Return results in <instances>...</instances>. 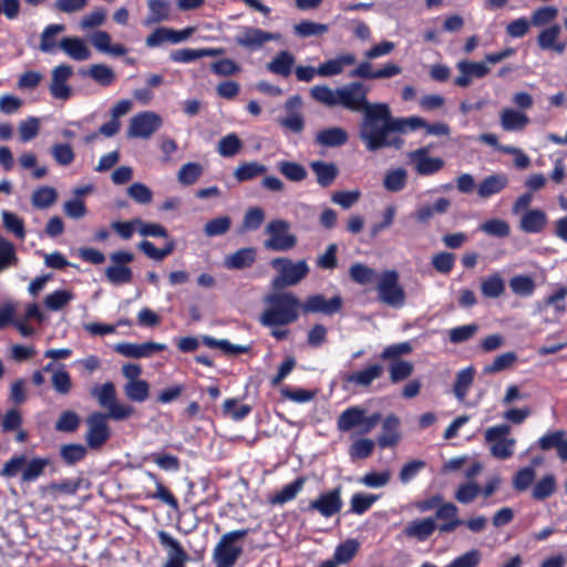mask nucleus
I'll return each mask as SVG.
<instances>
[{"instance_id": "nucleus-1", "label": "nucleus", "mask_w": 567, "mask_h": 567, "mask_svg": "<svg viewBox=\"0 0 567 567\" xmlns=\"http://www.w3.org/2000/svg\"><path fill=\"white\" fill-rule=\"evenodd\" d=\"M375 109L373 120L362 133L361 142L369 152H378L382 148H402L404 140L393 133L404 134L408 132L406 117L392 116L386 103H377Z\"/></svg>"}, {"instance_id": "nucleus-2", "label": "nucleus", "mask_w": 567, "mask_h": 567, "mask_svg": "<svg viewBox=\"0 0 567 567\" xmlns=\"http://www.w3.org/2000/svg\"><path fill=\"white\" fill-rule=\"evenodd\" d=\"M267 308L260 315V323L266 327L286 326L298 320L301 310L300 299L292 292H272L264 298Z\"/></svg>"}, {"instance_id": "nucleus-3", "label": "nucleus", "mask_w": 567, "mask_h": 567, "mask_svg": "<svg viewBox=\"0 0 567 567\" xmlns=\"http://www.w3.org/2000/svg\"><path fill=\"white\" fill-rule=\"evenodd\" d=\"M369 91L370 87L361 82H351L338 87V106L354 113H362L359 125L360 140L377 112V103H370L368 100Z\"/></svg>"}, {"instance_id": "nucleus-4", "label": "nucleus", "mask_w": 567, "mask_h": 567, "mask_svg": "<svg viewBox=\"0 0 567 567\" xmlns=\"http://www.w3.org/2000/svg\"><path fill=\"white\" fill-rule=\"evenodd\" d=\"M271 266L278 272L271 282L272 288L277 290L298 285L309 274L306 260L293 262L289 258L277 257L271 260Z\"/></svg>"}, {"instance_id": "nucleus-5", "label": "nucleus", "mask_w": 567, "mask_h": 567, "mask_svg": "<svg viewBox=\"0 0 567 567\" xmlns=\"http://www.w3.org/2000/svg\"><path fill=\"white\" fill-rule=\"evenodd\" d=\"M512 427L506 423L489 426L484 432V441L496 460H508L514 455L516 439L508 437Z\"/></svg>"}, {"instance_id": "nucleus-6", "label": "nucleus", "mask_w": 567, "mask_h": 567, "mask_svg": "<svg viewBox=\"0 0 567 567\" xmlns=\"http://www.w3.org/2000/svg\"><path fill=\"white\" fill-rule=\"evenodd\" d=\"M378 299L392 308H402L405 305L406 295L400 285V275L396 270L382 271L377 280Z\"/></svg>"}, {"instance_id": "nucleus-7", "label": "nucleus", "mask_w": 567, "mask_h": 567, "mask_svg": "<svg viewBox=\"0 0 567 567\" xmlns=\"http://www.w3.org/2000/svg\"><path fill=\"white\" fill-rule=\"evenodd\" d=\"M247 534L248 529H237L220 537L213 553L216 567H233L236 564L243 548L235 543L244 539Z\"/></svg>"}, {"instance_id": "nucleus-8", "label": "nucleus", "mask_w": 567, "mask_h": 567, "mask_svg": "<svg viewBox=\"0 0 567 567\" xmlns=\"http://www.w3.org/2000/svg\"><path fill=\"white\" fill-rule=\"evenodd\" d=\"M268 238L264 247L272 251H287L297 245V237L290 233V223L284 219H274L265 227Z\"/></svg>"}, {"instance_id": "nucleus-9", "label": "nucleus", "mask_w": 567, "mask_h": 567, "mask_svg": "<svg viewBox=\"0 0 567 567\" xmlns=\"http://www.w3.org/2000/svg\"><path fill=\"white\" fill-rule=\"evenodd\" d=\"M280 40L281 34L279 32H269L251 25L240 27L234 39L238 47L250 52L261 50L268 42Z\"/></svg>"}, {"instance_id": "nucleus-10", "label": "nucleus", "mask_w": 567, "mask_h": 567, "mask_svg": "<svg viewBox=\"0 0 567 567\" xmlns=\"http://www.w3.org/2000/svg\"><path fill=\"white\" fill-rule=\"evenodd\" d=\"M112 265L105 268L104 275L113 285L128 284L133 279V271L127 264L134 260V255L130 251H114L110 255Z\"/></svg>"}, {"instance_id": "nucleus-11", "label": "nucleus", "mask_w": 567, "mask_h": 567, "mask_svg": "<svg viewBox=\"0 0 567 567\" xmlns=\"http://www.w3.org/2000/svg\"><path fill=\"white\" fill-rule=\"evenodd\" d=\"M163 124L162 117L152 111L141 112L130 120L127 136L132 138H148Z\"/></svg>"}, {"instance_id": "nucleus-12", "label": "nucleus", "mask_w": 567, "mask_h": 567, "mask_svg": "<svg viewBox=\"0 0 567 567\" xmlns=\"http://www.w3.org/2000/svg\"><path fill=\"white\" fill-rule=\"evenodd\" d=\"M87 432L85 441L89 447L100 449L110 437L107 416L101 412H94L86 419Z\"/></svg>"}, {"instance_id": "nucleus-13", "label": "nucleus", "mask_w": 567, "mask_h": 567, "mask_svg": "<svg viewBox=\"0 0 567 567\" xmlns=\"http://www.w3.org/2000/svg\"><path fill=\"white\" fill-rule=\"evenodd\" d=\"M342 505L341 487H336L311 501L306 511L318 512L321 516L329 518L338 514Z\"/></svg>"}, {"instance_id": "nucleus-14", "label": "nucleus", "mask_w": 567, "mask_h": 567, "mask_svg": "<svg viewBox=\"0 0 567 567\" xmlns=\"http://www.w3.org/2000/svg\"><path fill=\"white\" fill-rule=\"evenodd\" d=\"M342 305L343 301L340 296L327 299L323 295L317 293L309 296L303 302H301V311L303 315L322 313L331 316L339 312Z\"/></svg>"}, {"instance_id": "nucleus-15", "label": "nucleus", "mask_w": 567, "mask_h": 567, "mask_svg": "<svg viewBox=\"0 0 567 567\" xmlns=\"http://www.w3.org/2000/svg\"><path fill=\"white\" fill-rule=\"evenodd\" d=\"M456 68L460 75L455 78L454 84L460 87H467L473 79H483L491 72L486 61L462 60L456 63Z\"/></svg>"}, {"instance_id": "nucleus-16", "label": "nucleus", "mask_w": 567, "mask_h": 567, "mask_svg": "<svg viewBox=\"0 0 567 567\" xmlns=\"http://www.w3.org/2000/svg\"><path fill=\"white\" fill-rule=\"evenodd\" d=\"M73 69L68 64H60L51 71L50 93L54 99L68 100L72 95V87L68 80L72 76Z\"/></svg>"}, {"instance_id": "nucleus-17", "label": "nucleus", "mask_w": 567, "mask_h": 567, "mask_svg": "<svg viewBox=\"0 0 567 567\" xmlns=\"http://www.w3.org/2000/svg\"><path fill=\"white\" fill-rule=\"evenodd\" d=\"M166 349L164 343L147 341L144 343L121 342L115 344L114 350L126 358H148L154 353Z\"/></svg>"}, {"instance_id": "nucleus-18", "label": "nucleus", "mask_w": 567, "mask_h": 567, "mask_svg": "<svg viewBox=\"0 0 567 567\" xmlns=\"http://www.w3.org/2000/svg\"><path fill=\"white\" fill-rule=\"evenodd\" d=\"M427 153V147H420L409 154L410 159L414 163L415 172L422 176L433 175L444 166L442 158L430 157Z\"/></svg>"}, {"instance_id": "nucleus-19", "label": "nucleus", "mask_w": 567, "mask_h": 567, "mask_svg": "<svg viewBox=\"0 0 567 567\" xmlns=\"http://www.w3.org/2000/svg\"><path fill=\"white\" fill-rule=\"evenodd\" d=\"M433 518L443 522L436 527L442 534H450L464 523V520L458 517V507L452 502L441 504L436 508L435 517Z\"/></svg>"}, {"instance_id": "nucleus-20", "label": "nucleus", "mask_w": 567, "mask_h": 567, "mask_svg": "<svg viewBox=\"0 0 567 567\" xmlns=\"http://www.w3.org/2000/svg\"><path fill=\"white\" fill-rule=\"evenodd\" d=\"M436 527L437 524L433 517H424L409 522L403 529V534L406 538L425 542L437 529Z\"/></svg>"}, {"instance_id": "nucleus-21", "label": "nucleus", "mask_w": 567, "mask_h": 567, "mask_svg": "<svg viewBox=\"0 0 567 567\" xmlns=\"http://www.w3.org/2000/svg\"><path fill=\"white\" fill-rule=\"evenodd\" d=\"M349 140L348 132L340 126H331L317 132L315 143L322 147H340Z\"/></svg>"}, {"instance_id": "nucleus-22", "label": "nucleus", "mask_w": 567, "mask_h": 567, "mask_svg": "<svg viewBox=\"0 0 567 567\" xmlns=\"http://www.w3.org/2000/svg\"><path fill=\"white\" fill-rule=\"evenodd\" d=\"M61 49L70 59L74 61H85L91 58V50L84 40L78 37H65L59 42Z\"/></svg>"}, {"instance_id": "nucleus-23", "label": "nucleus", "mask_w": 567, "mask_h": 567, "mask_svg": "<svg viewBox=\"0 0 567 567\" xmlns=\"http://www.w3.org/2000/svg\"><path fill=\"white\" fill-rule=\"evenodd\" d=\"M561 28L554 24L542 30L537 37V44L542 50H554L561 54L566 50V42L559 41Z\"/></svg>"}, {"instance_id": "nucleus-24", "label": "nucleus", "mask_w": 567, "mask_h": 567, "mask_svg": "<svg viewBox=\"0 0 567 567\" xmlns=\"http://www.w3.org/2000/svg\"><path fill=\"white\" fill-rule=\"evenodd\" d=\"M400 419L394 415H388L382 423V433L378 437V444L380 447H391L395 446L400 440L401 435L399 433Z\"/></svg>"}, {"instance_id": "nucleus-25", "label": "nucleus", "mask_w": 567, "mask_h": 567, "mask_svg": "<svg viewBox=\"0 0 567 567\" xmlns=\"http://www.w3.org/2000/svg\"><path fill=\"white\" fill-rule=\"evenodd\" d=\"M296 63L295 55L287 51H279L272 59L267 63V70L272 74L280 75L282 78L290 76Z\"/></svg>"}, {"instance_id": "nucleus-26", "label": "nucleus", "mask_w": 567, "mask_h": 567, "mask_svg": "<svg viewBox=\"0 0 567 567\" xmlns=\"http://www.w3.org/2000/svg\"><path fill=\"white\" fill-rule=\"evenodd\" d=\"M309 166L316 175L317 183L321 187H329L332 185L339 174V168L334 163L313 161Z\"/></svg>"}, {"instance_id": "nucleus-27", "label": "nucleus", "mask_w": 567, "mask_h": 567, "mask_svg": "<svg viewBox=\"0 0 567 567\" xmlns=\"http://www.w3.org/2000/svg\"><path fill=\"white\" fill-rule=\"evenodd\" d=\"M257 250L254 247L240 248L224 259L227 269H244L250 267L256 260Z\"/></svg>"}, {"instance_id": "nucleus-28", "label": "nucleus", "mask_w": 567, "mask_h": 567, "mask_svg": "<svg viewBox=\"0 0 567 567\" xmlns=\"http://www.w3.org/2000/svg\"><path fill=\"white\" fill-rule=\"evenodd\" d=\"M499 123L504 131H522L528 125L529 117L523 112L506 107L499 114Z\"/></svg>"}, {"instance_id": "nucleus-29", "label": "nucleus", "mask_w": 567, "mask_h": 567, "mask_svg": "<svg viewBox=\"0 0 567 567\" xmlns=\"http://www.w3.org/2000/svg\"><path fill=\"white\" fill-rule=\"evenodd\" d=\"M357 61L355 55L352 53L341 54L334 59L328 60L318 66V75L333 76L343 72L348 65L354 64Z\"/></svg>"}, {"instance_id": "nucleus-30", "label": "nucleus", "mask_w": 567, "mask_h": 567, "mask_svg": "<svg viewBox=\"0 0 567 567\" xmlns=\"http://www.w3.org/2000/svg\"><path fill=\"white\" fill-rule=\"evenodd\" d=\"M148 14L144 19V25L167 21L171 17V3L167 0H147Z\"/></svg>"}, {"instance_id": "nucleus-31", "label": "nucleus", "mask_w": 567, "mask_h": 567, "mask_svg": "<svg viewBox=\"0 0 567 567\" xmlns=\"http://www.w3.org/2000/svg\"><path fill=\"white\" fill-rule=\"evenodd\" d=\"M547 224V216L540 209L526 210L519 221V227L528 234L540 233Z\"/></svg>"}, {"instance_id": "nucleus-32", "label": "nucleus", "mask_w": 567, "mask_h": 567, "mask_svg": "<svg viewBox=\"0 0 567 567\" xmlns=\"http://www.w3.org/2000/svg\"><path fill=\"white\" fill-rule=\"evenodd\" d=\"M365 410L361 406H351L344 410L338 417L337 426L341 432H349L359 427L365 419Z\"/></svg>"}, {"instance_id": "nucleus-33", "label": "nucleus", "mask_w": 567, "mask_h": 567, "mask_svg": "<svg viewBox=\"0 0 567 567\" xmlns=\"http://www.w3.org/2000/svg\"><path fill=\"white\" fill-rule=\"evenodd\" d=\"M306 484V477L300 476L293 482L285 485L280 491L274 493L269 497V503L272 505H284L297 497Z\"/></svg>"}, {"instance_id": "nucleus-34", "label": "nucleus", "mask_w": 567, "mask_h": 567, "mask_svg": "<svg viewBox=\"0 0 567 567\" xmlns=\"http://www.w3.org/2000/svg\"><path fill=\"white\" fill-rule=\"evenodd\" d=\"M383 374V367L379 363L371 364L360 371L347 375L346 381L359 386L367 388L371 383L381 378Z\"/></svg>"}, {"instance_id": "nucleus-35", "label": "nucleus", "mask_w": 567, "mask_h": 567, "mask_svg": "<svg viewBox=\"0 0 567 567\" xmlns=\"http://www.w3.org/2000/svg\"><path fill=\"white\" fill-rule=\"evenodd\" d=\"M450 207L451 200L441 197L433 205H422L417 207L414 216L419 223L427 224L435 215L445 214Z\"/></svg>"}, {"instance_id": "nucleus-36", "label": "nucleus", "mask_w": 567, "mask_h": 567, "mask_svg": "<svg viewBox=\"0 0 567 567\" xmlns=\"http://www.w3.org/2000/svg\"><path fill=\"white\" fill-rule=\"evenodd\" d=\"M508 184V178L503 174H493L485 177L477 187L481 198H488L502 192Z\"/></svg>"}, {"instance_id": "nucleus-37", "label": "nucleus", "mask_w": 567, "mask_h": 567, "mask_svg": "<svg viewBox=\"0 0 567 567\" xmlns=\"http://www.w3.org/2000/svg\"><path fill=\"white\" fill-rule=\"evenodd\" d=\"M475 369L473 367H467L456 373L453 393L460 402H463L467 396V392L473 385Z\"/></svg>"}, {"instance_id": "nucleus-38", "label": "nucleus", "mask_w": 567, "mask_h": 567, "mask_svg": "<svg viewBox=\"0 0 567 567\" xmlns=\"http://www.w3.org/2000/svg\"><path fill=\"white\" fill-rule=\"evenodd\" d=\"M50 464L51 460L49 457H33L30 461L25 458V465L20 477L21 482L30 483L38 480Z\"/></svg>"}, {"instance_id": "nucleus-39", "label": "nucleus", "mask_w": 567, "mask_h": 567, "mask_svg": "<svg viewBox=\"0 0 567 567\" xmlns=\"http://www.w3.org/2000/svg\"><path fill=\"white\" fill-rule=\"evenodd\" d=\"M65 30L64 24H50L44 28L40 35L39 49L43 53H54L59 49L56 35Z\"/></svg>"}, {"instance_id": "nucleus-40", "label": "nucleus", "mask_w": 567, "mask_h": 567, "mask_svg": "<svg viewBox=\"0 0 567 567\" xmlns=\"http://www.w3.org/2000/svg\"><path fill=\"white\" fill-rule=\"evenodd\" d=\"M83 74L90 76L94 82H96L101 86H110L116 80V74L114 70L111 66L103 63H95L90 65L87 71Z\"/></svg>"}, {"instance_id": "nucleus-41", "label": "nucleus", "mask_w": 567, "mask_h": 567, "mask_svg": "<svg viewBox=\"0 0 567 567\" xmlns=\"http://www.w3.org/2000/svg\"><path fill=\"white\" fill-rule=\"evenodd\" d=\"M566 297H567V287L561 286L559 289L546 297L543 301L536 303V310L538 312H543L547 307H554L555 312L557 315H564L566 312Z\"/></svg>"}, {"instance_id": "nucleus-42", "label": "nucleus", "mask_w": 567, "mask_h": 567, "mask_svg": "<svg viewBox=\"0 0 567 567\" xmlns=\"http://www.w3.org/2000/svg\"><path fill=\"white\" fill-rule=\"evenodd\" d=\"M310 96L327 107L338 106V87L336 90L328 85H315L309 90Z\"/></svg>"}, {"instance_id": "nucleus-43", "label": "nucleus", "mask_w": 567, "mask_h": 567, "mask_svg": "<svg viewBox=\"0 0 567 567\" xmlns=\"http://www.w3.org/2000/svg\"><path fill=\"white\" fill-rule=\"evenodd\" d=\"M408 182V172L405 168L399 167L388 171L383 178V187L392 193L401 192Z\"/></svg>"}, {"instance_id": "nucleus-44", "label": "nucleus", "mask_w": 567, "mask_h": 567, "mask_svg": "<svg viewBox=\"0 0 567 567\" xmlns=\"http://www.w3.org/2000/svg\"><path fill=\"white\" fill-rule=\"evenodd\" d=\"M58 199L55 188L51 186H42L37 188L31 196L33 207L38 209H47L52 206Z\"/></svg>"}, {"instance_id": "nucleus-45", "label": "nucleus", "mask_w": 567, "mask_h": 567, "mask_svg": "<svg viewBox=\"0 0 567 567\" xmlns=\"http://www.w3.org/2000/svg\"><path fill=\"white\" fill-rule=\"evenodd\" d=\"M159 543L167 549L168 557L167 559L174 560H188V556L186 551L183 549L181 544L173 538L168 533L164 530H159L157 533Z\"/></svg>"}, {"instance_id": "nucleus-46", "label": "nucleus", "mask_w": 567, "mask_h": 567, "mask_svg": "<svg viewBox=\"0 0 567 567\" xmlns=\"http://www.w3.org/2000/svg\"><path fill=\"white\" fill-rule=\"evenodd\" d=\"M481 291L486 298H499L505 291V281L499 274H493L482 281Z\"/></svg>"}, {"instance_id": "nucleus-47", "label": "nucleus", "mask_w": 567, "mask_h": 567, "mask_svg": "<svg viewBox=\"0 0 567 567\" xmlns=\"http://www.w3.org/2000/svg\"><path fill=\"white\" fill-rule=\"evenodd\" d=\"M380 274L367 265L357 262L349 269L350 278L359 285H369L378 280Z\"/></svg>"}, {"instance_id": "nucleus-48", "label": "nucleus", "mask_w": 567, "mask_h": 567, "mask_svg": "<svg viewBox=\"0 0 567 567\" xmlns=\"http://www.w3.org/2000/svg\"><path fill=\"white\" fill-rule=\"evenodd\" d=\"M388 371L390 381L392 383H399L403 380H406L413 373L414 365L410 361L394 360L389 362Z\"/></svg>"}, {"instance_id": "nucleus-49", "label": "nucleus", "mask_w": 567, "mask_h": 567, "mask_svg": "<svg viewBox=\"0 0 567 567\" xmlns=\"http://www.w3.org/2000/svg\"><path fill=\"white\" fill-rule=\"evenodd\" d=\"M329 30L327 24L303 20L293 25L295 34L299 38L320 37Z\"/></svg>"}, {"instance_id": "nucleus-50", "label": "nucleus", "mask_w": 567, "mask_h": 567, "mask_svg": "<svg viewBox=\"0 0 567 567\" xmlns=\"http://www.w3.org/2000/svg\"><path fill=\"white\" fill-rule=\"evenodd\" d=\"M509 287L515 295L520 297H529L534 293L536 285L532 277L525 275H516L511 278Z\"/></svg>"}, {"instance_id": "nucleus-51", "label": "nucleus", "mask_w": 567, "mask_h": 567, "mask_svg": "<svg viewBox=\"0 0 567 567\" xmlns=\"http://www.w3.org/2000/svg\"><path fill=\"white\" fill-rule=\"evenodd\" d=\"M91 395L106 410L116 401V391L112 382H106L101 386L93 388Z\"/></svg>"}, {"instance_id": "nucleus-52", "label": "nucleus", "mask_w": 567, "mask_h": 567, "mask_svg": "<svg viewBox=\"0 0 567 567\" xmlns=\"http://www.w3.org/2000/svg\"><path fill=\"white\" fill-rule=\"evenodd\" d=\"M556 491V478L553 474L542 477L533 487L532 497L543 501L551 496Z\"/></svg>"}, {"instance_id": "nucleus-53", "label": "nucleus", "mask_w": 567, "mask_h": 567, "mask_svg": "<svg viewBox=\"0 0 567 567\" xmlns=\"http://www.w3.org/2000/svg\"><path fill=\"white\" fill-rule=\"evenodd\" d=\"M74 299L70 290H55L44 298V306L51 311H59Z\"/></svg>"}, {"instance_id": "nucleus-54", "label": "nucleus", "mask_w": 567, "mask_h": 567, "mask_svg": "<svg viewBox=\"0 0 567 567\" xmlns=\"http://www.w3.org/2000/svg\"><path fill=\"white\" fill-rule=\"evenodd\" d=\"M125 395L135 402H144L150 395V384L145 380L128 381L124 385Z\"/></svg>"}, {"instance_id": "nucleus-55", "label": "nucleus", "mask_w": 567, "mask_h": 567, "mask_svg": "<svg viewBox=\"0 0 567 567\" xmlns=\"http://www.w3.org/2000/svg\"><path fill=\"white\" fill-rule=\"evenodd\" d=\"M481 494V486L475 481H467L456 488L454 498L460 504H470Z\"/></svg>"}, {"instance_id": "nucleus-56", "label": "nucleus", "mask_w": 567, "mask_h": 567, "mask_svg": "<svg viewBox=\"0 0 567 567\" xmlns=\"http://www.w3.org/2000/svg\"><path fill=\"white\" fill-rule=\"evenodd\" d=\"M278 171L291 182H301L306 179L307 169L299 163L282 161L278 164Z\"/></svg>"}, {"instance_id": "nucleus-57", "label": "nucleus", "mask_w": 567, "mask_h": 567, "mask_svg": "<svg viewBox=\"0 0 567 567\" xmlns=\"http://www.w3.org/2000/svg\"><path fill=\"white\" fill-rule=\"evenodd\" d=\"M241 147L240 138L235 133H230L220 138L217 151L223 157H233L240 152Z\"/></svg>"}, {"instance_id": "nucleus-58", "label": "nucleus", "mask_w": 567, "mask_h": 567, "mask_svg": "<svg viewBox=\"0 0 567 567\" xmlns=\"http://www.w3.org/2000/svg\"><path fill=\"white\" fill-rule=\"evenodd\" d=\"M147 476L154 481L156 486V492L152 495L153 498L159 499L167 506H169L173 511H178L179 505L176 497L163 485V483L157 478L154 473L148 472Z\"/></svg>"}, {"instance_id": "nucleus-59", "label": "nucleus", "mask_w": 567, "mask_h": 567, "mask_svg": "<svg viewBox=\"0 0 567 567\" xmlns=\"http://www.w3.org/2000/svg\"><path fill=\"white\" fill-rule=\"evenodd\" d=\"M267 171V167L257 162H248L239 165L235 172L234 177L238 182H245L252 179L254 177L264 174Z\"/></svg>"}, {"instance_id": "nucleus-60", "label": "nucleus", "mask_w": 567, "mask_h": 567, "mask_svg": "<svg viewBox=\"0 0 567 567\" xmlns=\"http://www.w3.org/2000/svg\"><path fill=\"white\" fill-rule=\"evenodd\" d=\"M480 230L494 237L505 238L511 234V227L507 221L499 218L488 219L480 225Z\"/></svg>"}, {"instance_id": "nucleus-61", "label": "nucleus", "mask_w": 567, "mask_h": 567, "mask_svg": "<svg viewBox=\"0 0 567 567\" xmlns=\"http://www.w3.org/2000/svg\"><path fill=\"white\" fill-rule=\"evenodd\" d=\"M535 477L536 470L533 466L523 467L513 477V488L517 492H525L533 484Z\"/></svg>"}, {"instance_id": "nucleus-62", "label": "nucleus", "mask_w": 567, "mask_h": 567, "mask_svg": "<svg viewBox=\"0 0 567 567\" xmlns=\"http://www.w3.org/2000/svg\"><path fill=\"white\" fill-rule=\"evenodd\" d=\"M482 561V553L478 549H470L455 557L444 567H478Z\"/></svg>"}, {"instance_id": "nucleus-63", "label": "nucleus", "mask_w": 567, "mask_h": 567, "mask_svg": "<svg viewBox=\"0 0 567 567\" xmlns=\"http://www.w3.org/2000/svg\"><path fill=\"white\" fill-rule=\"evenodd\" d=\"M60 455L66 464L73 465L85 457L86 447L78 443L64 444L60 449Z\"/></svg>"}, {"instance_id": "nucleus-64", "label": "nucleus", "mask_w": 567, "mask_h": 567, "mask_svg": "<svg viewBox=\"0 0 567 567\" xmlns=\"http://www.w3.org/2000/svg\"><path fill=\"white\" fill-rule=\"evenodd\" d=\"M203 167L198 163H186L183 165L177 174V179L183 185L194 184L202 175Z\"/></svg>"}]
</instances>
